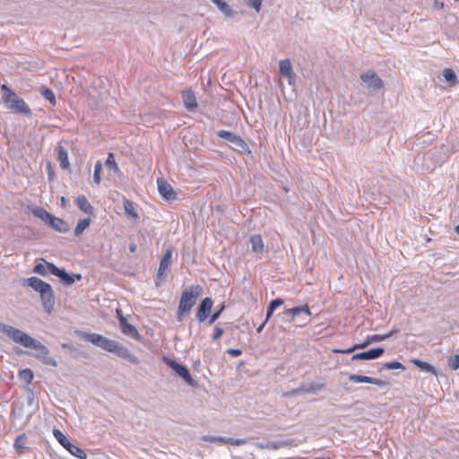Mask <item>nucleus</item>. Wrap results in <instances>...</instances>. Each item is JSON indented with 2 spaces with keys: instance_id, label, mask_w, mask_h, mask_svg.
<instances>
[{
  "instance_id": "f257e3e1",
  "label": "nucleus",
  "mask_w": 459,
  "mask_h": 459,
  "mask_svg": "<svg viewBox=\"0 0 459 459\" xmlns=\"http://www.w3.org/2000/svg\"><path fill=\"white\" fill-rule=\"evenodd\" d=\"M0 331L6 334L14 342L19 343L25 348L34 350V352L31 355L44 365L55 368L58 366L56 359L50 355L48 348L28 333L1 322Z\"/></svg>"
},
{
  "instance_id": "f03ea898",
  "label": "nucleus",
  "mask_w": 459,
  "mask_h": 459,
  "mask_svg": "<svg viewBox=\"0 0 459 459\" xmlns=\"http://www.w3.org/2000/svg\"><path fill=\"white\" fill-rule=\"evenodd\" d=\"M75 334L79 339L86 342H90L97 347L102 350L111 352L119 358H122L131 364L138 365L140 363L139 359L134 355L122 343L110 340L99 333H90L82 330H76Z\"/></svg>"
},
{
  "instance_id": "7ed1b4c3",
  "label": "nucleus",
  "mask_w": 459,
  "mask_h": 459,
  "mask_svg": "<svg viewBox=\"0 0 459 459\" xmlns=\"http://www.w3.org/2000/svg\"><path fill=\"white\" fill-rule=\"evenodd\" d=\"M22 286L30 287L40 296L43 309L51 313L55 306V292L52 286L41 279L32 276L22 280Z\"/></svg>"
},
{
  "instance_id": "20e7f679",
  "label": "nucleus",
  "mask_w": 459,
  "mask_h": 459,
  "mask_svg": "<svg viewBox=\"0 0 459 459\" xmlns=\"http://www.w3.org/2000/svg\"><path fill=\"white\" fill-rule=\"evenodd\" d=\"M203 292L200 285H190L185 288L181 294L179 305L177 312V321L182 322L189 315L192 307Z\"/></svg>"
},
{
  "instance_id": "39448f33",
  "label": "nucleus",
  "mask_w": 459,
  "mask_h": 459,
  "mask_svg": "<svg viewBox=\"0 0 459 459\" xmlns=\"http://www.w3.org/2000/svg\"><path fill=\"white\" fill-rule=\"evenodd\" d=\"M31 213L42 220L47 225L60 233H66L69 231V224L61 218L54 216L43 207H35L31 210Z\"/></svg>"
},
{
  "instance_id": "423d86ee",
  "label": "nucleus",
  "mask_w": 459,
  "mask_h": 459,
  "mask_svg": "<svg viewBox=\"0 0 459 459\" xmlns=\"http://www.w3.org/2000/svg\"><path fill=\"white\" fill-rule=\"evenodd\" d=\"M216 134L218 137L230 143V147L233 151L247 155H252L250 148L240 135L227 130H220L216 133Z\"/></svg>"
},
{
  "instance_id": "0eeeda50",
  "label": "nucleus",
  "mask_w": 459,
  "mask_h": 459,
  "mask_svg": "<svg viewBox=\"0 0 459 459\" xmlns=\"http://www.w3.org/2000/svg\"><path fill=\"white\" fill-rule=\"evenodd\" d=\"M162 359L163 362L171 369H173L178 377L183 378L188 385L192 387H196L198 385L197 382L192 377L186 366L180 364L175 359H172L167 356H164Z\"/></svg>"
},
{
  "instance_id": "6e6552de",
  "label": "nucleus",
  "mask_w": 459,
  "mask_h": 459,
  "mask_svg": "<svg viewBox=\"0 0 459 459\" xmlns=\"http://www.w3.org/2000/svg\"><path fill=\"white\" fill-rule=\"evenodd\" d=\"M360 81L365 84L369 93H377L383 90L384 82L373 70H368L359 75Z\"/></svg>"
},
{
  "instance_id": "1a4fd4ad",
  "label": "nucleus",
  "mask_w": 459,
  "mask_h": 459,
  "mask_svg": "<svg viewBox=\"0 0 459 459\" xmlns=\"http://www.w3.org/2000/svg\"><path fill=\"white\" fill-rule=\"evenodd\" d=\"M53 435L58 443L66 449L72 455L79 458V459H86V453L84 450L73 444L67 437L59 429H55L53 430Z\"/></svg>"
},
{
  "instance_id": "9d476101",
  "label": "nucleus",
  "mask_w": 459,
  "mask_h": 459,
  "mask_svg": "<svg viewBox=\"0 0 459 459\" xmlns=\"http://www.w3.org/2000/svg\"><path fill=\"white\" fill-rule=\"evenodd\" d=\"M284 318L289 322H294L297 317L300 318L302 325H306L309 322V316L311 315L310 309L307 305L294 307L287 308L282 312Z\"/></svg>"
},
{
  "instance_id": "9b49d317",
  "label": "nucleus",
  "mask_w": 459,
  "mask_h": 459,
  "mask_svg": "<svg viewBox=\"0 0 459 459\" xmlns=\"http://www.w3.org/2000/svg\"><path fill=\"white\" fill-rule=\"evenodd\" d=\"M172 253H173L172 249L169 248L166 250L165 254L163 255V256L160 260V263L159 270H158L156 285L159 284L158 281H161L166 277L167 273L169 270V267L171 266V264H172Z\"/></svg>"
},
{
  "instance_id": "f8f14e48",
  "label": "nucleus",
  "mask_w": 459,
  "mask_h": 459,
  "mask_svg": "<svg viewBox=\"0 0 459 459\" xmlns=\"http://www.w3.org/2000/svg\"><path fill=\"white\" fill-rule=\"evenodd\" d=\"M212 306L213 301L210 297H206L201 300L197 307L195 314V317L200 323L204 322L209 317L212 312Z\"/></svg>"
},
{
  "instance_id": "ddd939ff",
  "label": "nucleus",
  "mask_w": 459,
  "mask_h": 459,
  "mask_svg": "<svg viewBox=\"0 0 459 459\" xmlns=\"http://www.w3.org/2000/svg\"><path fill=\"white\" fill-rule=\"evenodd\" d=\"M385 352V349L382 347H377L370 349L366 351L359 352L351 357V360H372L378 359Z\"/></svg>"
},
{
  "instance_id": "4468645a",
  "label": "nucleus",
  "mask_w": 459,
  "mask_h": 459,
  "mask_svg": "<svg viewBox=\"0 0 459 459\" xmlns=\"http://www.w3.org/2000/svg\"><path fill=\"white\" fill-rule=\"evenodd\" d=\"M157 184L159 193L163 199L166 201H174L177 198V193L166 180L159 178Z\"/></svg>"
},
{
  "instance_id": "2eb2a0df",
  "label": "nucleus",
  "mask_w": 459,
  "mask_h": 459,
  "mask_svg": "<svg viewBox=\"0 0 459 459\" xmlns=\"http://www.w3.org/2000/svg\"><path fill=\"white\" fill-rule=\"evenodd\" d=\"M349 379L353 383H367L379 387H386L388 385V382L385 380L361 375L351 374L349 376Z\"/></svg>"
},
{
  "instance_id": "dca6fc26",
  "label": "nucleus",
  "mask_w": 459,
  "mask_h": 459,
  "mask_svg": "<svg viewBox=\"0 0 459 459\" xmlns=\"http://www.w3.org/2000/svg\"><path fill=\"white\" fill-rule=\"evenodd\" d=\"M8 108L18 114H22L26 117H30L32 112L23 99L19 98L18 96L9 103Z\"/></svg>"
},
{
  "instance_id": "f3484780",
  "label": "nucleus",
  "mask_w": 459,
  "mask_h": 459,
  "mask_svg": "<svg viewBox=\"0 0 459 459\" xmlns=\"http://www.w3.org/2000/svg\"><path fill=\"white\" fill-rule=\"evenodd\" d=\"M182 99L184 107L189 112H195L198 107L197 100L194 91L191 89L182 91Z\"/></svg>"
},
{
  "instance_id": "a211bd4d",
  "label": "nucleus",
  "mask_w": 459,
  "mask_h": 459,
  "mask_svg": "<svg viewBox=\"0 0 459 459\" xmlns=\"http://www.w3.org/2000/svg\"><path fill=\"white\" fill-rule=\"evenodd\" d=\"M120 330L125 335L131 337L136 341H141L142 336L134 325L128 323L126 318H121V324H119Z\"/></svg>"
},
{
  "instance_id": "6ab92c4d",
  "label": "nucleus",
  "mask_w": 459,
  "mask_h": 459,
  "mask_svg": "<svg viewBox=\"0 0 459 459\" xmlns=\"http://www.w3.org/2000/svg\"><path fill=\"white\" fill-rule=\"evenodd\" d=\"M279 69L281 76L289 79V82L291 83L290 79L294 75V72L290 59L281 60L279 62Z\"/></svg>"
},
{
  "instance_id": "aec40b11",
  "label": "nucleus",
  "mask_w": 459,
  "mask_h": 459,
  "mask_svg": "<svg viewBox=\"0 0 459 459\" xmlns=\"http://www.w3.org/2000/svg\"><path fill=\"white\" fill-rule=\"evenodd\" d=\"M75 203L78 206V208L82 211L83 212L85 213H88V214H93L94 212V208L93 206L89 203L88 199L86 198L85 195H79L76 200H75Z\"/></svg>"
},
{
  "instance_id": "412c9836",
  "label": "nucleus",
  "mask_w": 459,
  "mask_h": 459,
  "mask_svg": "<svg viewBox=\"0 0 459 459\" xmlns=\"http://www.w3.org/2000/svg\"><path fill=\"white\" fill-rule=\"evenodd\" d=\"M57 151V160L60 163V167L63 169H67L70 167V163L68 160V153L67 151L65 149V147L61 144H58L56 147Z\"/></svg>"
},
{
  "instance_id": "4be33fe9",
  "label": "nucleus",
  "mask_w": 459,
  "mask_h": 459,
  "mask_svg": "<svg viewBox=\"0 0 459 459\" xmlns=\"http://www.w3.org/2000/svg\"><path fill=\"white\" fill-rule=\"evenodd\" d=\"M218 9L224 14L226 18H230L237 13L231 7L223 0H211Z\"/></svg>"
},
{
  "instance_id": "5701e85b",
  "label": "nucleus",
  "mask_w": 459,
  "mask_h": 459,
  "mask_svg": "<svg viewBox=\"0 0 459 459\" xmlns=\"http://www.w3.org/2000/svg\"><path fill=\"white\" fill-rule=\"evenodd\" d=\"M411 361L421 371H425L432 375L437 376V370L431 364L422 361L419 359H412Z\"/></svg>"
},
{
  "instance_id": "b1692460",
  "label": "nucleus",
  "mask_w": 459,
  "mask_h": 459,
  "mask_svg": "<svg viewBox=\"0 0 459 459\" xmlns=\"http://www.w3.org/2000/svg\"><path fill=\"white\" fill-rule=\"evenodd\" d=\"M250 244L252 247V251L256 254H262L264 249V242L262 237L260 235H253L250 238Z\"/></svg>"
},
{
  "instance_id": "393cba45",
  "label": "nucleus",
  "mask_w": 459,
  "mask_h": 459,
  "mask_svg": "<svg viewBox=\"0 0 459 459\" xmlns=\"http://www.w3.org/2000/svg\"><path fill=\"white\" fill-rule=\"evenodd\" d=\"M26 439V435L22 433L19 435L14 440L13 447L16 450V452L20 455L29 450V447L25 446Z\"/></svg>"
},
{
  "instance_id": "a878e982",
  "label": "nucleus",
  "mask_w": 459,
  "mask_h": 459,
  "mask_svg": "<svg viewBox=\"0 0 459 459\" xmlns=\"http://www.w3.org/2000/svg\"><path fill=\"white\" fill-rule=\"evenodd\" d=\"M325 387V385L322 383H311V384H302L299 386V390L301 391V394H310V393H316L320 390H322Z\"/></svg>"
},
{
  "instance_id": "bb28decb",
  "label": "nucleus",
  "mask_w": 459,
  "mask_h": 459,
  "mask_svg": "<svg viewBox=\"0 0 459 459\" xmlns=\"http://www.w3.org/2000/svg\"><path fill=\"white\" fill-rule=\"evenodd\" d=\"M1 91L3 101L7 105L17 97L16 93L5 84L1 86Z\"/></svg>"
},
{
  "instance_id": "cd10ccee",
  "label": "nucleus",
  "mask_w": 459,
  "mask_h": 459,
  "mask_svg": "<svg viewBox=\"0 0 459 459\" xmlns=\"http://www.w3.org/2000/svg\"><path fill=\"white\" fill-rule=\"evenodd\" d=\"M369 344V342L368 341V339H366L363 342L361 343H356L354 344L352 347L349 348V349H346V350H342V349H336L334 350L333 351L335 353H341V354H349V353H351L357 350H362V349H365L367 348Z\"/></svg>"
},
{
  "instance_id": "c85d7f7f",
  "label": "nucleus",
  "mask_w": 459,
  "mask_h": 459,
  "mask_svg": "<svg viewBox=\"0 0 459 459\" xmlns=\"http://www.w3.org/2000/svg\"><path fill=\"white\" fill-rule=\"evenodd\" d=\"M105 165L108 169L112 170L114 173L121 174V170L115 160L114 153L108 152Z\"/></svg>"
},
{
  "instance_id": "c756f323",
  "label": "nucleus",
  "mask_w": 459,
  "mask_h": 459,
  "mask_svg": "<svg viewBox=\"0 0 459 459\" xmlns=\"http://www.w3.org/2000/svg\"><path fill=\"white\" fill-rule=\"evenodd\" d=\"M91 220L90 218H84L82 220H79L77 225L74 229V236H81L83 231L90 226Z\"/></svg>"
},
{
  "instance_id": "7c9ffc66",
  "label": "nucleus",
  "mask_w": 459,
  "mask_h": 459,
  "mask_svg": "<svg viewBox=\"0 0 459 459\" xmlns=\"http://www.w3.org/2000/svg\"><path fill=\"white\" fill-rule=\"evenodd\" d=\"M124 209H125L126 213L129 217L134 219V221L139 219V215L136 212V211H135V209L134 207V204H133V203L131 201H129L127 199L124 200Z\"/></svg>"
},
{
  "instance_id": "2f4dec72",
  "label": "nucleus",
  "mask_w": 459,
  "mask_h": 459,
  "mask_svg": "<svg viewBox=\"0 0 459 459\" xmlns=\"http://www.w3.org/2000/svg\"><path fill=\"white\" fill-rule=\"evenodd\" d=\"M56 277L61 280L64 285L70 286L74 283V276H72V273H67L64 268L61 269Z\"/></svg>"
},
{
  "instance_id": "473e14b6",
  "label": "nucleus",
  "mask_w": 459,
  "mask_h": 459,
  "mask_svg": "<svg viewBox=\"0 0 459 459\" xmlns=\"http://www.w3.org/2000/svg\"><path fill=\"white\" fill-rule=\"evenodd\" d=\"M41 95L49 101L52 106H56V100L53 91L50 88L42 86L39 90Z\"/></svg>"
},
{
  "instance_id": "72a5a7b5",
  "label": "nucleus",
  "mask_w": 459,
  "mask_h": 459,
  "mask_svg": "<svg viewBox=\"0 0 459 459\" xmlns=\"http://www.w3.org/2000/svg\"><path fill=\"white\" fill-rule=\"evenodd\" d=\"M443 76L445 80L449 82L451 85H455L457 82V76L455 72L449 67H446L443 70Z\"/></svg>"
},
{
  "instance_id": "f704fd0d",
  "label": "nucleus",
  "mask_w": 459,
  "mask_h": 459,
  "mask_svg": "<svg viewBox=\"0 0 459 459\" xmlns=\"http://www.w3.org/2000/svg\"><path fill=\"white\" fill-rule=\"evenodd\" d=\"M19 377L21 380L24 381L28 385L32 382L34 375H33V372L31 369L25 368V369L20 370Z\"/></svg>"
},
{
  "instance_id": "c9c22d12",
  "label": "nucleus",
  "mask_w": 459,
  "mask_h": 459,
  "mask_svg": "<svg viewBox=\"0 0 459 459\" xmlns=\"http://www.w3.org/2000/svg\"><path fill=\"white\" fill-rule=\"evenodd\" d=\"M384 369H389V370H391V369H402V370H405V367L401 362L394 360V361H390V362L384 363L382 365V367L380 368L379 371H382Z\"/></svg>"
},
{
  "instance_id": "e433bc0d",
  "label": "nucleus",
  "mask_w": 459,
  "mask_h": 459,
  "mask_svg": "<svg viewBox=\"0 0 459 459\" xmlns=\"http://www.w3.org/2000/svg\"><path fill=\"white\" fill-rule=\"evenodd\" d=\"M201 439L203 441H205V442L218 443L220 445H225L226 444V437H225L206 435V436H203L201 437Z\"/></svg>"
},
{
  "instance_id": "4c0bfd02",
  "label": "nucleus",
  "mask_w": 459,
  "mask_h": 459,
  "mask_svg": "<svg viewBox=\"0 0 459 459\" xmlns=\"http://www.w3.org/2000/svg\"><path fill=\"white\" fill-rule=\"evenodd\" d=\"M226 306L224 303L221 304L220 307H218V309L210 316L209 318V321H208V325H212L215 321H217L221 313L224 311Z\"/></svg>"
},
{
  "instance_id": "58836bf2",
  "label": "nucleus",
  "mask_w": 459,
  "mask_h": 459,
  "mask_svg": "<svg viewBox=\"0 0 459 459\" xmlns=\"http://www.w3.org/2000/svg\"><path fill=\"white\" fill-rule=\"evenodd\" d=\"M102 169V162L100 160H98L94 167V173H93V182L96 185H99L100 183V172Z\"/></svg>"
},
{
  "instance_id": "ea45409f",
  "label": "nucleus",
  "mask_w": 459,
  "mask_h": 459,
  "mask_svg": "<svg viewBox=\"0 0 459 459\" xmlns=\"http://www.w3.org/2000/svg\"><path fill=\"white\" fill-rule=\"evenodd\" d=\"M32 273L39 274L41 276L48 275L47 262H45V264L39 263L35 264V266L32 269Z\"/></svg>"
},
{
  "instance_id": "a19ab883",
  "label": "nucleus",
  "mask_w": 459,
  "mask_h": 459,
  "mask_svg": "<svg viewBox=\"0 0 459 459\" xmlns=\"http://www.w3.org/2000/svg\"><path fill=\"white\" fill-rule=\"evenodd\" d=\"M448 366L453 370H457L459 368V354L451 356L448 359Z\"/></svg>"
},
{
  "instance_id": "79ce46f5",
  "label": "nucleus",
  "mask_w": 459,
  "mask_h": 459,
  "mask_svg": "<svg viewBox=\"0 0 459 459\" xmlns=\"http://www.w3.org/2000/svg\"><path fill=\"white\" fill-rule=\"evenodd\" d=\"M367 339L369 342V344H371L373 342H382V341H385V340L388 339V335H385V334H373V335H368L367 337Z\"/></svg>"
},
{
  "instance_id": "37998d69",
  "label": "nucleus",
  "mask_w": 459,
  "mask_h": 459,
  "mask_svg": "<svg viewBox=\"0 0 459 459\" xmlns=\"http://www.w3.org/2000/svg\"><path fill=\"white\" fill-rule=\"evenodd\" d=\"M247 441L245 438H232V437H226V444H230L232 446H243L247 444Z\"/></svg>"
},
{
  "instance_id": "c03bdc74",
  "label": "nucleus",
  "mask_w": 459,
  "mask_h": 459,
  "mask_svg": "<svg viewBox=\"0 0 459 459\" xmlns=\"http://www.w3.org/2000/svg\"><path fill=\"white\" fill-rule=\"evenodd\" d=\"M61 269L62 268L57 267L55 264L50 263V262H47L48 274L50 273V274H53L55 276H57L58 273H60Z\"/></svg>"
},
{
  "instance_id": "a18cd8bd",
  "label": "nucleus",
  "mask_w": 459,
  "mask_h": 459,
  "mask_svg": "<svg viewBox=\"0 0 459 459\" xmlns=\"http://www.w3.org/2000/svg\"><path fill=\"white\" fill-rule=\"evenodd\" d=\"M244 1L249 7L254 8L256 12L260 11L263 0H244Z\"/></svg>"
},
{
  "instance_id": "49530a36",
  "label": "nucleus",
  "mask_w": 459,
  "mask_h": 459,
  "mask_svg": "<svg viewBox=\"0 0 459 459\" xmlns=\"http://www.w3.org/2000/svg\"><path fill=\"white\" fill-rule=\"evenodd\" d=\"M283 303H284V300L282 299L277 298V299L271 300L268 307H270L271 308H273L275 311V309H277L279 307H281Z\"/></svg>"
},
{
  "instance_id": "de8ad7c7",
  "label": "nucleus",
  "mask_w": 459,
  "mask_h": 459,
  "mask_svg": "<svg viewBox=\"0 0 459 459\" xmlns=\"http://www.w3.org/2000/svg\"><path fill=\"white\" fill-rule=\"evenodd\" d=\"M223 333H224L223 328H221L219 325H216L214 327V332H213V334H212V340L216 341V340L220 339L222 336Z\"/></svg>"
},
{
  "instance_id": "09e8293b",
  "label": "nucleus",
  "mask_w": 459,
  "mask_h": 459,
  "mask_svg": "<svg viewBox=\"0 0 459 459\" xmlns=\"http://www.w3.org/2000/svg\"><path fill=\"white\" fill-rule=\"evenodd\" d=\"M226 352L233 357H238L242 354L241 350L233 348L228 349Z\"/></svg>"
},
{
  "instance_id": "8fccbe9b",
  "label": "nucleus",
  "mask_w": 459,
  "mask_h": 459,
  "mask_svg": "<svg viewBox=\"0 0 459 459\" xmlns=\"http://www.w3.org/2000/svg\"><path fill=\"white\" fill-rule=\"evenodd\" d=\"M301 391L299 390V387L292 389L291 391L287 392L284 396L286 397H292L298 394H300Z\"/></svg>"
},
{
  "instance_id": "3c124183",
  "label": "nucleus",
  "mask_w": 459,
  "mask_h": 459,
  "mask_svg": "<svg viewBox=\"0 0 459 459\" xmlns=\"http://www.w3.org/2000/svg\"><path fill=\"white\" fill-rule=\"evenodd\" d=\"M273 313H274V310L273 308H271L270 307H267L266 317H265L264 321L268 322V320L273 315Z\"/></svg>"
},
{
  "instance_id": "603ef678",
  "label": "nucleus",
  "mask_w": 459,
  "mask_h": 459,
  "mask_svg": "<svg viewBox=\"0 0 459 459\" xmlns=\"http://www.w3.org/2000/svg\"><path fill=\"white\" fill-rule=\"evenodd\" d=\"M116 313H117V316L118 322H119V324H121V318H126V317L124 316V315L122 313V310L120 308H117L116 309Z\"/></svg>"
},
{
  "instance_id": "864d4df0",
  "label": "nucleus",
  "mask_w": 459,
  "mask_h": 459,
  "mask_svg": "<svg viewBox=\"0 0 459 459\" xmlns=\"http://www.w3.org/2000/svg\"><path fill=\"white\" fill-rule=\"evenodd\" d=\"M267 322L264 321L257 328H256V333H260L263 329L264 328L265 325H266Z\"/></svg>"
},
{
  "instance_id": "5fc2aeb1",
  "label": "nucleus",
  "mask_w": 459,
  "mask_h": 459,
  "mask_svg": "<svg viewBox=\"0 0 459 459\" xmlns=\"http://www.w3.org/2000/svg\"><path fill=\"white\" fill-rule=\"evenodd\" d=\"M400 330L398 328L392 329L388 333L385 335H388V338L393 336L394 334L397 333Z\"/></svg>"
},
{
  "instance_id": "6e6d98bb",
  "label": "nucleus",
  "mask_w": 459,
  "mask_h": 459,
  "mask_svg": "<svg viewBox=\"0 0 459 459\" xmlns=\"http://www.w3.org/2000/svg\"><path fill=\"white\" fill-rule=\"evenodd\" d=\"M128 248H129V251H130L131 253L135 252V250H136V244H135V243H131V244L129 245V247H128Z\"/></svg>"
},
{
  "instance_id": "4d7b16f0",
  "label": "nucleus",
  "mask_w": 459,
  "mask_h": 459,
  "mask_svg": "<svg viewBox=\"0 0 459 459\" xmlns=\"http://www.w3.org/2000/svg\"><path fill=\"white\" fill-rule=\"evenodd\" d=\"M62 347L65 348V349L71 350V351L74 350V346L72 344H69V343H64V344H62Z\"/></svg>"
},
{
  "instance_id": "13d9d810",
  "label": "nucleus",
  "mask_w": 459,
  "mask_h": 459,
  "mask_svg": "<svg viewBox=\"0 0 459 459\" xmlns=\"http://www.w3.org/2000/svg\"><path fill=\"white\" fill-rule=\"evenodd\" d=\"M72 276H74V281L82 280V274L80 273H72Z\"/></svg>"
},
{
  "instance_id": "bf43d9fd",
  "label": "nucleus",
  "mask_w": 459,
  "mask_h": 459,
  "mask_svg": "<svg viewBox=\"0 0 459 459\" xmlns=\"http://www.w3.org/2000/svg\"><path fill=\"white\" fill-rule=\"evenodd\" d=\"M281 446H282V443H273V444L272 445V447H273V449H278V448H280V447H281Z\"/></svg>"
},
{
  "instance_id": "052dcab7",
  "label": "nucleus",
  "mask_w": 459,
  "mask_h": 459,
  "mask_svg": "<svg viewBox=\"0 0 459 459\" xmlns=\"http://www.w3.org/2000/svg\"><path fill=\"white\" fill-rule=\"evenodd\" d=\"M434 5L437 8H442L444 6V4L443 3H439L438 1L436 0L435 3H434Z\"/></svg>"
},
{
  "instance_id": "680f3d73",
  "label": "nucleus",
  "mask_w": 459,
  "mask_h": 459,
  "mask_svg": "<svg viewBox=\"0 0 459 459\" xmlns=\"http://www.w3.org/2000/svg\"><path fill=\"white\" fill-rule=\"evenodd\" d=\"M15 352H16V354L19 355V354L22 353V351H21L20 349L16 348Z\"/></svg>"
},
{
  "instance_id": "e2e57ef3",
  "label": "nucleus",
  "mask_w": 459,
  "mask_h": 459,
  "mask_svg": "<svg viewBox=\"0 0 459 459\" xmlns=\"http://www.w3.org/2000/svg\"><path fill=\"white\" fill-rule=\"evenodd\" d=\"M455 232L459 235V224L455 227Z\"/></svg>"
},
{
  "instance_id": "0e129e2a",
  "label": "nucleus",
  "mask_w": 459,
  "mask_h": 459,
  "mask_svg": "<svg viewBox=\"0 0 459 459\" xmlns=\"http://www.w3.org/2000/svg\"><path fill=\"white\" fill-rule=\"evenodd\" d=\"M48 171H51V164L49 162L48 163Z\"/></svg>"
},
{
  "instance_id": "69168bd1",
  "label": "nucleus",
  "mask_w": 459,
  "mask_h": 459,
  "mask_svg": "<svg viewBox=\"0 0 459 459\" xmlns=\"http://www.w3.org/2000/svg\"><path fill=\"white\" fill-rule=\"evenodd\" d=\"M61 201H62V203L64 204V203L65 202V197H62V198H61Z\"/></svg>"
}]
</instances>
